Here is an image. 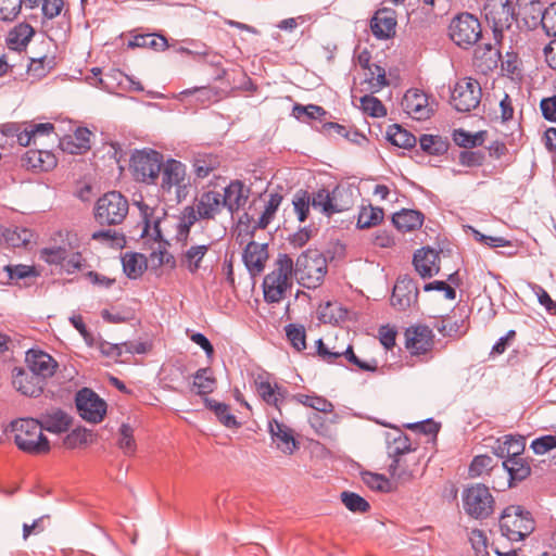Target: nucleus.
Returning <instances> with one entry per match:
<instances>
[{
	"instance_id": "obj_22",
	"label": "nucleus",
	"mask_w": 556,
	"mask_h": 556,
	"mask_svg": "<svg viewBox=\"0 0 556 556\" xmlns=\"http://www.w3.org/2000/svg\"><path fill=\"white\" fill-rule=\"evenodd\" d=\"M268 432L273 442L285 454H292L298 448V442L293 437L291 428L277 418L273 417L268 421Z\"/></svg>"
},
{
	"instance_id": "obj_46",
	"label": "nucleus",
	"mask_w": 556,
	"mask_h": 556,
	"mask_svg": "<svg viewBox=\"0 0 556 556\" xmlns=\"http://www.w3.org/2000/svg\"><path fill=\"white\" fill-rule=\"evenodd\" d=\"M292 205L300 223H304L312 206L311 193L307 190H298L292 198Z\"/></svg>"
},
{
	"instance_id": "obj_11",
	"label": "nucleus",
	"mask_w": 556,
	"mask_h": 556,
	"mask_svg": "<svg viewBox=\"0 0 556 556\" xmlns=\"http://www.w3.org/2000/svg\"><path fill=\"white\" fill-rule=\"evenodd\" d=\"M494 504V497L484 484H472L463 492V508L471 518L486 519L493 514Z\"/></svg>"
},
{
	"instance_id": "obj_39",
	"label": "nucleus",
	"mask_w": 556,
	"mask_h": 556,
	"mask_svg": "<svg viewBox=\"0 0 556 556\" xmlns=\"http://www.w3.org/2000/svg\"><path fill=\"white\" fill-rule=\"evenodd\" d=\"M210 249V244L191 245L181 256V264L191 273L195 274L201 267V261Z\"/></svg>"
},
{
	"instance_id": "obj_37",
	"label": "nucleus",
	"mask_w": 556,
	"mask_h": 556,
	"mask_svg": "<svg viewBox=\"0 0 556 556\" xmlns=\"http://www.w3.org/2000/svg\"><path fill=\"white\" fill-rule=\"evenodd\" d=\"M216 379L211 368H200L193 375L192 386L195 393L200 396H206L216 389Z\"/></svg>"
},
{
	"instance_id": "obj_13",
	"label": "nucleus",
	"mask_w": 556,
	"mask_h": 556,
	"mask_svg": "<svg viewBox=\"0 0 556 556\" xmlns=\"http://www.w3.org/2000/svg\"><path fill=\"white\" fill-rule=\"evenodd\" d=\"M76 407L80 417L89 422H101L106 413V403L88 388L78 391Z\"/></svg>"
},
{
	"instance_id": "obj_57",
	"label": "nucleus",
	"mask_w": 556,
	"mask_h": 556,
	"mask_svg": "<svg viewBox=\"0 0 556 556\" xmlns=\"http://www.w3.org/2000/svg\"><path fill=\"white\" fill-rule=\"evenodd\" d=\"M469 542L476 556H489L488 538L482 530H471L469 533Z\"/></svg>"
},
{
	"instance_id": "obj_62",
	"label": "nucleus",
	"mask_w": 556,
	"mask_h": 556,
	"mask_svg": "<svg viewBox=\"0 0 556 556\" xmlns=\"http://www.w3.org/2000/svg\"><path fill=\"white\" fill-rule=\"evenodd\" d=\"M530 447L536 455H543L556 448V437L552 434L542 435L531 442Z\"/></svg>"
},
{
	"instance_id": "obj_34",
	"label": "nucleus",
	"mask_w": 556,
	"mask_h": 556,
	"mask_svg": "<svg viewBox=\"0 0 556 556\" xmlns=\"http://www.w3.org/2000/svg\"><path fill=\"white\" fill-rule=\"evenodd\" d=\"M392 222L401 231H412L421 227L424 215L415 210H402L393 215Z\"/></svg>"
},
{
	"instance_id": "obj_26",
	"label": "nucleus",
	"mask_w": 556,
	"mask_h": 556,
	"mask_svg": "<svg viewBox=\"0 0 556 556\" xmlns=\"http://www.w3.org/2000/svg\"><path fill=\"white\" fill-rule=\"evenodd\" d=\"M439 260V253L433 249L422 248L414 254L413 264L419 276L427 279L440 271Z\"/></svg>"
},
{
	"instance_id": "obj_63",
	"label": "nucleus",
	"mask_w": 556,
	"mask_h": 556,
	"mask_svg": "<svg viewBox=\"0 0 556 556\" xmlns=\"http://www.w3.org/2000/svg\"><path fill=\"white\" fill-rule=\"evenodd\" d=\"M98 349L103 356L117 361L124 353V342L119 344H113L106 341H101L98 345Z\"/></svg>"
},
{
	"instance_id": "obj_6",
	"label": "nucleus",
	"mask_w": 556,
	"mask_h": 556,
	"mask_svg": "<svg viewBox=\"0 0 556 556\" xmlns=\"http://www.w3.org/2000/svg\"><path fill=\"white\" fill-rule=\"evenodd\" d=\"M164 156L153 149L135 150L129 160V172L135 181L156 185L164 165Z\"/></svg>"
},
{
	"instance_id": "obj_14",
	"label": "nucleus",
	"mask_w": 556,
	"mask_h": 556,
	"mask_svg": "<svg viewBox=\"0 0 556 556\" xmlns=\"http://www.w3.org/2000/svg\"><path fill=\"white\" fill-rule=\"evenodd\" d=\"M254 386L256 393L262 399V401L266 405L277 409L281 416V406L288 396L287 388L271 381V377L268 372L257 375L254 379Z\"/></svg>"
},
{
	"instance_id": "obj_42",
	"label": "nucleus",
	"mask_w": 556,
	"mask_h": 556,
	"mask_svg": "<svg viewBox=\"0 0 556 556\" xmlns=\"http://www.w3.org/2000/svg\"><path fill=\"white\" fill-rule=\"evenodd\" d=\"M389 141L399 148L410 149L415 147L416 137L397 124L391 125L387 131Z\"/></svg>"
},
{
	"instance_id": "obj_47",
	"label": "nucleus",
	"mask_w": 556,
	"mask_h": 556,
	"mask_svg": "<svg viewBox=\"0 0 556 556\" xmlns=\"http://www.w3.org/2000/svg\"><path fill=\"white\" fill-rule=\"evenodd\" d=\"M135 47L151 48L156 51H164L168 48L167 39L162 35L147 34L138 35L130 42Z\"/></svg>"
},
{
	"instance_id": "obj_38",
	"label": "nucleus",
	"mask_w": 556,
	"mask_h": 556,
	"mask_svg": "<svg viewBox=\"0 0 556 556\" xmlns=\"http://www.w3.org/2000/svg\"><path fill=\"white\" fill-rule=\"evenodd\" d=\"M204 404L214 412L217 419L227 428H239L240 422L231 414L229 405L217 402L213 399L204 397Z\"/></svg>"
},
{
	"instance_id": "obj_53",
	"label": "nucleus",
	"mask_w": 556,
	"mask_h": 556,
	"mask_svg": "<svg viewBox=\"0 0 556 556\" xmlns=\"http://www.w3.org/2000/svg\"><path fill=\"white\" fill-rule=\"evenodd\" d=\"M325 114L326 111L315 104L302 105L296 103L292 110V115L299 121H304V117H306L307 121L320 119Z\"/></svg>"
},
{
	"instance_id": "obj_27",
	"label": "nucleus",
	"mask_w": 556,
	"mask_h": 556,
	"mask_svg": "<svg viewBox=\"0 0 556 556\" xmlns=\"http://www.w3.org/2000/svg\"><path fill=\"white\" fill-rule=\"evenodd\" d=\"M37 420L40 424L41 430H47L51 433L66 432L72 424V418L60 408H51L40 414Z\"/></svg>"
},
{
	"instance_id": "obj_2",
	"label": "nucleus",
	"mask_w": 556,
	"mask_h": 556,
	"mask_svg": "<svg viewBox=\"0 0 556 556\" xmlns=\"http://www.w3.org/2000/svg\"><path fill=\"white\" fill-rule=\"evenodd\" d=\"M159 179V191L163 199L178 204L189 195L191 178L182 162L176 159L165 160Z\"/></svg>"
},
{
	"instance_id": "obj_55",
	"label": "nucleus",
	"mask_w": 556,
	"mask_h": 556,
	"mask_svg": "<svg viewBox=\"0 0 556 556\" xmlns=\"http://www.w3.org/2000/svg\"><path fill=\"white\" fill-rule=\"evenodd\" d=\"M363 482L371 490L389 492L391 490V483L384 476L374 472H364Z\"/></svg>"
},
{
	"instance_id": "obj_23",
	"label": "nucleus",
	"mask_w": 556,
	"mask_h": 556,
	"mask_svg": "<svg viewBox=\"0 0 556 556\" xmlns=\"http://www.w3.org/2000/svg\"><path fill=\"white\" fill-rule=\"evenodd\" d=\"M26 362L30 371L42 378V381L52 377L58 368L56 361L41 350H29Z\"/></svg>"
},
{
	"instance_id": "obj_3",
	"label": "nucleus",
	"mask_w": 556,
	"mask_h": 556,
	"mask_svg": "<svg viewBox=\"0 0 556 556\" xmlns=\"http://www.w3.org/2000/svg\"><path fill=\"white\" fill-rule=\"evenodd\" d=\"M16 446L30 455L48 454L51 450L48 438L35 418H20L10 425Z\"/></svg>"
},
{
	"instance_id": "obj_18",
	"label": "nucleus",
	"mask_w": 556,
	"mask_h": 556,
	"mask_svg": "<svg viewBox=\"0 0 556 556\" xmlns=\"http://www.w3.org/2000/svg\"><path fill=\"white\" fill-rule=\"evenodd\" d=\"M433 332L427 326L409 327L405 331L406 349L413 355H422L433 346Z\"/></svg>"
},
{
	"instance_id": "obj_58",
	"label": "nucleus",
	"mask_w": 556,
	"mask_h": 556,
	"mask_svg": "<svg viewBox=\"0 0 556 556\" xmlns=\"http://www.w3.org/2000/svg\"><path fill=\"white\" fill-rule=\"evenodd\" d=\"M23 0H0V20L13 21L21 12Z\"/></svg>"
},
{
	"instance_id": "obj_17",
	"label": "nucleus",
	"mask_w": 556,
	"mask_h": 556,
	"mask_svg": "<svg viewBox=\"0 0 556 556\" xmlns=\"http://www.w3.org/2000/svg\"><path fill=\"white\" fill-rule=\"evenodd\" d=\"M402 106L410 117L417 121L428 119L432 114L428 96L419 89L407 90L404 94Z\"/></svg>"
},
{
	"instance_id": "obj_48",
	"label": "nucleus",
	"mask_w": 556,
	"mask_h": 556,
	"mask_svg": "<svg viewBox=\"0 0 556 556\" xmlns=\"http://www.w3.org/2000/svg\"><path fill=\"white\" fill-rule=\"evenodd\" d=\"M282 201V197L279 193H271L265 204V208L261 214L256 225L260 229H265L274 219L276 212L278 211Z\"/></svg>"
},
{
	"instance_id": "obj_24",
	"label": "nucleus",
	"mask_w": 556,
	"mask_h": 556,
	"mask_svg": "<svg viewBox=\"0 0 556 556\" xmlns=\"http://www.w3.org/2000/svg\"><path fill=\"white\" fill-rule=\"evenodd\" d=\"M526 448V438L520 434H505L497 438L491 450L495 456L503 460L523 454Z\"/></svg>"
},
{
	"instance_id": "obj_8",
	"label": "nucleus",
	"mask_w": 556,
	"mask_h": 556,
	"mask_svg": "<svg viewBox=\"0 0 556 556\" xmlns=\"http://www.w3.org/2000/svg\"><path fill=\"white\" fill-rule=\"evenodd\" d=\"M129 203L119 191H109L101 195L93 207L96 222L101 226L121 225L127 217Z\"/></svg>"
},
{
	"instance_id": "obj_61",
	"label": "nucleus",
	"mask_w": 556,
	"mask_h": 556,
	"mask_svg": "<svg viewBox=\"0 0 556 556\" xmlns=\"http://www.w3.org/2000/svg\"><path fill=\"white\" fill-rule=\"evenodd\" d=\"M485 154L482 151L464 150L458 155V162L463 166L478 167L484 163Z\"/></svg>"
},
{
	"instance_id": "obj_29",
	"label": "nucleus",
	"mask_w": 556,
	"mask_h": 556,
	"mask_svg": "<svg viewBox=\"0 0 556 556\" xmlns=\"http://www.w3.org/2000/svg\"><path fill=\"white\" fill-rule=\"evenodd\" d=\"M23 165L28 169L37 170V172H48L53 169L58 160L55 155L48 150L40 149H30L28 150L23 159Z\"/></svg>"
},
{
	"instance_id": "obj_7",
	"label": "nucleus",
	"mask_w": 556,
	"mask_h": 556,
	"mask_svg": "<svg viewBox=\"0 0 556 556\" xmlns=\"http://www.w3.org/2000/svg\"><path fill=\"white\" fill-rule=\"evenodd\" d=\"M328 271L327 258L317 250L303 252L293 266V273L301 286L306 289L318 288Z\"/></svg>"
},
{
	"instance_id": "obj_20",
	"label": "nucleus",
	"mask_w": 556,
	"mask_h": 556,
	"mask_svg": "<svg viewBox=\"0 0 556 556\" xmlns=\"http://www.w3.org/2000/svg\"><path fill=\"white\" fill-rule=\"evenodd\" d=\"M249 197L250 189L241 180L236 179L225 187L224 193H222V202L224 207L230 214H233L244 207Z\"/></svg>"
},
{
	"instance_id": "obj_16",
	"label": "nucleus",
	"mask_w": 556,
	"mask_h": 556,
	"mask_svg": "<svg viewBox=\"0 0 556 556\" xmlns=\"http://www.w3.org/2000/svg\"><path fill=\"white\" fill-rule=\"evenodd\" d=\"M418 301V288L408 276L399 277L392 291L391 305L399 311H406Z\"/></svg>"
},
{
	"instance_id": "obj_9",
	"label": "nucleus",
	"mask_w": 556,
	"mask_h": 556,
	"mask_svg": "<svg viewBox=\"0 0 556 556\" xmlns=\"http://www.w3.org/2000/svg\"><path fill=\"white\" fill-rule=\"evenodd\" d=\"M448 36L456 46L469 49L482 37L481 23L473 14L462 12L452 18Z\"/></svg>"
},
{
	"instance_id": "obj_12",
	"label": "nucleus",
	"mask_w": 556,
	"mask_h": 556,
	"mask_svg": "<svg viewBox=\"0 0 556 556\" xmlns=\"http://www.w3.org/2000/svg\"><path fill=\"white\" fill-rule=\"evenodd\" d=\"M482 90L478 80L472 78L459 79L451 93V104L463 113L477 109L481 102Z\"/></svg>"
},
{
	"instance_id": "obj_51",
	"label": "nucleus",
	"mask_w": 556,
	"mask_h": 556,
	"mask_svg": "<svg viewBox=\"0 0 556 556\" xmlns=\"http://www.w3.org/2000/svg\"><path fill=\"white\" fill-rule=\"evenodd\" d=\"M361 109L371 117H383L387 115V109L382 102L371 93L361 97Z\"/></svg>"
},
{
	"instance_id": "obj_28",
	"label": "nucleus",
	"mask_w": 556,
	"mask_h": 556,
	"mask_svg": "<svg viewBox=\"0 0 556 556\" xmlns=\"http://www.w3.org/2000/svg\"><path fill=\"white\" fill-rule=\"evenodd\" d=\"M268 258L267 244L251 241L244 249L243 262L252 275H258L265 268Z\"/></svg>"
},
{
	"instance_id": "obj_5",
	"label": "nucleus",
	"mask_w": 556,
	"mask_h": 556,
	"mask_svg": "<svg viewBox=\"0 0 556 556\" xmlns=\"http://www.w3.org/2000/svg\"><path fill=\"white\" fill-rule=\"evenodd\" d=\"M501 534L509 542H520L535 529L532 514L520 505L507 506L498 519Z\"/></svg>"
},
{
	"instance_id": "obj_41",
	"label": "nucleus",
	"mask_w": 556,
	"mask_h": 556,
	"mask_svg": "<svg viewBox=\"0 0 556 556\" xmlns=\"http://www.w3.org/2000/svg\"><path fill=\"white\" fill-rule=\"evenodd\" d=\"M292 400L320 413H332L334 408L330 401L317 394L298 393L292 396Z\"/></svg>"
},
{
	"instance_id": "obj_35",
	"label": "nucleus",
	"mask_w": 556,
	"mask_h": 556,
	"mask_svg": "<svg viewBox=\"0 0 556 556\" xmlns=\"http://www.w3.org/2000/svg\"><path fill=\"white\" fill-rule=\"evenodd\" d=\"M34 34V28L29 24L20 23L9 33L7 38L8 47L13 50L24 49Z\"/></svg>"
},
{
	"instance_id": "obj_15",
	"label": "nucleus",
	"mask_w": 556,
	"mask_h": 556,
	"mask_svg": "<svg viewBox=\"0 0 556 556\" xmlns=\"http://www.w3.org/2000/svg\"><path fill=\"white\" fill-rule=\"evenodd\" d=\"M413 452L409 438L406 434H400L389 447V455L393 458L389 466V472L392 478H408L410 471L402 466L406 462V456Z\"/></svg>"
},
{
	"instance_id": "obj_59",
	"label": "nucleus",
	"mask_w": 556,
	"mask_h": 556,
	"mask_svg": "<svg viewBox=\"0 0 556 556\" xmlns=\"http://www.w3.org/2000/svg\"><path fill=\"white\" fill-rule=\"evenodd\" d=\"M4 270L7 271L8 279L10 281H17V280L25 279L28 277H35L37 275L35 268L33 266L23 265V264L7 265L4 267Z\"/></svg>"
},
{
	"instance_id": "obj_1",
	"label": "nucleus",
	"mask_w": 556,
	"mask_h": 556,
	"mask_svg": "<svg viewBox=\"0 0 556 556\" xmlns=\"http://www.w3.org/2000/svg\"><path fill=\"white\" fill-rule=\"evenodd\" d=\"M222 193L216 190H207L200 193L192 203L180 212L177 224L176 239L186 244L191 227L197 222L214 220L224 211Z\"/></svg>"
},
{
	"instance_id": "obj_30",
	"label": "nucleus",
	"mask_w": 556,
	"mask_h": 556,
	"mask_svg": "<svg viewBox=\"0 0 556 556\" xmlns=\"http://www.w3.org/2000/svg\"><path fill=\"white\" fill-rule=\"evenodd\" d=\"M90 130L78 127L74 134L60 139V148L70 154H81L90 149Z\"/></svg>"
},
{
	"instance_id": "obj_50",
	"label": "nucleus",
	"mask_w": 556,
	"mask_h": 556,
	"mask_svg": "<svg viewBox=\"0 0 556 556\" xmlns=\"http://www.w3.org/2000/svg\"><path fill=\"white\" fill-rule=\"evenodd\" d=\"M117 445L125 455L131 456L136 453L137 444L134 429L128 424H122L119 427Z\"/></svg>"
},
{
	"instance_id": "obj_19",
	"label": "nucleus",
	"mask_w": 556,
	"mask_h": 556,
	"mask_svg": "<svg viewBox=\"0 0 556 556\" xmlns=\"http://www.w3.org/2000/svg\"><path fill=\"white\" fill-rule=\"evenodd\" d=\"M141 213L142 230L141 238L147 242L153 241L159 244V251L165 249L166 241L163 239L162 231L160 228L161 218L154 215V210L149 207L144 203L138 204Z\"/></svg>"
},
{
	"instance_id": "obj_33",
	"label": "nucleus",
	"mask_w": 556,
	"mask_h": 556,
	"mask_svg": "<svg viewBox=\"0 0 556 556\" xmlns=\"http://www.w3.org/2000/svg\"><path fill=\"white\" fill-rule=\"evenodd\" d=\"M191 163L197 178L204 179L220 166V159L213 153H197Z\"/></svg>"
},
{
	"instance_id": "obj_4",
	"label": "nucleus",
	"mask_w": 556,
	"mask_h": 556,
	"mask_svg": "<svg viewBox=\"0 0 556 556\" xmlns=\"http://www.w3.org/2000/svg\"><path fill=\"white\" fill-rule=\"evenodd\" d=\"M293 260L288 254H279L274 269L263 280L264 300L279 303L292 288Z\"/></svg>"
},
{
	"instance_id": "obj_31",
	"label": "nucleus",
	"mask_w": 556,
	"mask_h": 556,
	"mask_svg": "<svg viewBox=\"0 0 556 556\" xmlns=\"http://www.w3.org/2000/svg\"><path fill=\"white\" fill-rule=\"evenodd\" d=\"M389 85L386 70L380 65L368 67L364 73V79L361 81V91L377 93Z\"/></svg>"
},
{
	"instance_id": "obj_43",
	"label": "nucleus",
	"mask_w": 556,
	"mask_h": 556,
	"mask_svg": "<svg viewBox=\"0 0 556 556\" xmlns=\"http://www.w3.org/2000/svg\"><path fill=\"white\" fill-rule=\"evenodd\" d=\"M383 210L378 206H362L358 213L357 226L361 229L377 226L383 220Z\"/></svg>"
},
{
	"instance_id": "obj_21",
	"label": "nucleus",
	"mask_w": 556,
	"mask_h": 556,
	"mask_svg": "<svg viewBox=\"0 0 556 556\" xmlns=\"http://www.w3.org/2000/svg\"><path fill=\"white\" fill-rule=\"evenodd\" d=\"M13 387L23 395L37 397L45 387L42 378L33 371H26L22 368H15L12 378Z\"/></svg>"
},
{
	"instance_id": "obj_32",
	"label": "nucleus",
	"mask_w": 556,
	"mask_h": 556,
	"mask_svg": "<svg viewBox=\"0 0 556 556\" xmlns=\"http://www.w3.org/2000/svg\"><path fill=\"white\" fill-rule=\"evenodd\" d=\"M503 468L508 472L509 485L513 482L523 481L531 475L530 463L523 457V454H518L503 460Z\"/></svg>"
},
{
	"instance_id": "obj_49",
	"label": "nucleus",
	"mask_w": 556,
	"mask_h": 556,
	"mask_svg": "<svg viewBox=\"0 0 556 556\" xmlns=\"http://www.w3.org/2000/svg\"><path fill=\"white\" fill-rule=\"evenodd\" d=\"M419 144L422 151L435 156L444 154L447 150L445 141L440 136L434 135H422L419 138Z\"/></svg>"
},
{
	"instance_id": "obj_44",
	"label": "nucleus",
	"mask_w": 556,
	"mask_h": 556,
	"mask_svg": "<svg viewBox=\"0 0 556 556\" xmlns=\"http://www.w3.org/2000/svg\"><path fill=\"white\" fill-rule=\"evenodd\" d=\"M285 333L290 345L296 352H302L306 349V330L303 325L288 324L285 326Z\"/></svg>"
},
{
	"instance_id": "obj_36",
	"label": "nucleus",
	"mask_w": 556,
	"mask_h": 556,
	"mask_svg": "<svg viewBox=\"0 0 556 556\" xmlns=\"http://www.w3.org/2000/svg\"><path fill=\"white\" fill-rule=\"evenodd\" d=\"M123 270L130 279H137L142 276L147 269V258L140 253H125L122 256Z\"/></svg>"
},
{
	"instance_id": "obj_56",
	"label": "nucleus",
	"mask_w": 556,
	"mask_h": 556,
	"mask_svg": "<svg viewBox=\"0 0 556 556\" xmlns=\"http://www.w3.org/2000/svg\"><path fill=\"white\" fill-rule=\"evenodd\" d=\"M66 249L63 247L43 248L40 251V260L50 265H62L66 260Z\"/></svg>"
},
{
	"instance_id": "obj_45",
	"label": "nucleus",
	"mask_w": 556,
	"mask_h": 556,
	"mask_svg": "<svg viewBox=\"0 0 556 556\" xmlns=\"http://www.w3.org/2000/svg\"><path fill=\"white\" fill-rule=\"evenodd\" d=\"M485 134V131L471 134L463 128H459L454 130L453 140L459 147L471 149L481 146L484 142Z\"/></svg>"
},
{
	"instance_id": "obj_60",
	"label": "nucleus",
	"mask_w": 556,
	"mask_h": 556,
	"mask_svg": "<svg viewBox=\"0 0 556 556\" xmlns=\"http://www.w3.org/2000/svg\"><path fill=\"white\" fill-rule=\"evenodd\" d=\"M541 24L548 36L556 37V2L551 3L544 10Z\"/></svg>"
},
{
	"instance_id": "obj_64",
	"label": "nucleus",
	"mask_w": 556,
	"mask_h": 556,
	"mask_svg": "<svg viewBox=\"0 0 556 556\" xmlns=\"http://www.w3.org/2000/svg\"><path fill=\"white\" fill-rule=\"evenodd\" d=\"M533 291L538 298L539 303L544 306L549 314L556 313V301L552 300L543 287L534 285Z\"/></svg>"
},
{
	"instance_id": "obj_25",
	"label": "nucleus",
	"mask_w": 556,
	"mask_h": 556,
	"mask_svg": "<svg viewBox=\"0 0 556 556\" xmlns=\"http://www.w3.org/2000/svg\"><path fill=\"white\" fill-rule=\"evenodd\" d=\"M396 15L391 9H379L370 21V29L378 39H389L395 35Z\"/></svg>"
},
{
	"instance_id": "obj_40",
	"label": "nucleus",
	"mask_w": 556,
	"mask_h": 556,
	"mask_svg": "<svg viewBox=\"0 0 556 556\" xmlns=\"http://www.w3.org/2000/svg\"><path fill=\"white\" fill-rule=\"evenodd\" d=\"M312 207L315 210H319L326 216H331L332 214L339 212L340 210L333 203V197L329 192V190L321 188L311 194Z\"/></svg>"
},
{
	"instance_id": "obj_52",
	"label": "nucleus",
	"mask_w": 556,
	"mask_h": 556,
	"mask_svg": "<svg viewBox=\"0 0 556 556\" xmlns=\"http://www.w3.org/2000/svg\"><path fill=\"white\" fill-rule=\"evenodd\" d=\"M341 501L344 506L352 513H366L370 508L369 503L364 497L354 492H342Z\"/></svg>"
},
{
	"instance_id": "obj_54",
	"label": "nucleus",
	"mask_w": 556,
	"mask_h": 556,
	"mask_svg": "<svg viewBox=\"0 0 556 556\" xmlns=\"http://www.w3.org/2000/svg\"><path fill=\"white\" fill-rule=\"evenodd\" d=\"M493 467L494 460L491 456L478 455L472 459L469 466V475L470 477L476 478L493 469Z\"/></svg>"
},
{
	"instance_id": "obj_10",
	"label": "nucleus",
	"mask_w": 556,
	"mask_h": 556,
	"mask_svg": "<svg viewBox=\"0 0 556 556\" xmlns=\"http://www.w3.org/2000/svg\"><path fill=\"white\" fill-rule=\"evenodd\" d=\"M486 21L491 24L495 42L501 45L505 31H509L516 21V12L510 0H488L484 5Z\"/></svg>"
}]
</instances>
